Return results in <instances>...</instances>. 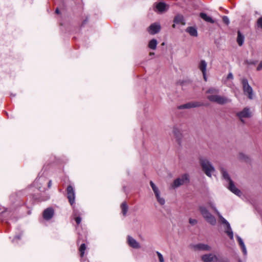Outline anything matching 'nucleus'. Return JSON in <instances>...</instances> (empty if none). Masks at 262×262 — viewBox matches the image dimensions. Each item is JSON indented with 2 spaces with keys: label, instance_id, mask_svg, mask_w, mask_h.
I'll return each instance as SVG.
<instances>
[{
  "label": "nucleus",
  "instance_id": "obj_47",
  "mask_svg": "<svg viewBox=\"0 0 262 262\" xmlns=\"http://www.w3.org/2000/svg\"><path fill=\"white\" fill-rule=\"evenodd\" d=\"M37 187L38 188H40V186H37Z\"/></svg>",
  "mask_w": 262,
  "mask_h": 262
},
{
  "label": "nucleus",
  "instance_id": "obj_5",
  "mask_svg": "<svg viewBox=\"0 0 262 262\" xmlns=\"http://www.w3.org/2000/svg\"><path fill=\"white\" fill-rule=\"evenodd\" d=\"M200 210L206 221L212 225H215L216 223L215 218L203 206L200 207Z\"/></svg>",
  "mask_w": 262,
  "mask_h": 262
},
{
  "label": "nucleus",
  "instance_id": "obj_21",
  "mask_svg": "<svg viewBox=\"0 0 262 262\" xmlns=\"http://www.w3.org/2000/svg\"><path fill=\"white\" fill-rule=\"evenodd\" d=\"M200 17L207 22H209L212 24L214 23V21L213 20V19L209 16H208L205 13H201Z\"/></svg>",
  "mask_w": 262,
  "mask_h": 262
},
{
  "label": "nucleus",
  "instance_id": "obj_10",
  "mask_svg": "<svg viewBox=\"0 0 262 262\" xmlns=\"http://www.w3.org/2000/svg\"><path fill=\"white\" fill-rule=\"evenodd\" d=\"M193 248L196 251H209L211 250V247L207 244L199 243L193 246Z\"/></svg>",
  "mask_w": 262,
  "mask_h": 262
},
{
  "label": "nucleus",
  "instance_id": "obj_25",
  "mask_svg": "<svg viewBox=\"0 0 262 262\" xmlns=\"http://www.w3.org/2000/svg\"><path fill=\"white\" fill-rule=\"evenodd\" d=\"M219 93V90L215 88H210L206 91V93L211 95H216Z\"/></svg>",
  "mask_w": 262,
  "mask_h": 262
},
{
  "label": "nucleus",
  "instance_id": "obj_6",
  "mask_svg": "<svg viewBox=\"0 0 262 262\" xmlns=\"http://www.w3.org/2000/svg\"><path fill=\"white\" fill-rule=\"evenodd\" d=\"M207 99L211 102H216L219 104H224L231 101L230 99L218 95H208Z\"/></svg>",
  "mask_w": 262,
  "mask_h": 262
},
{
  "label": "nucleus",
  "instance_id": "obj_22",
  "mask_svg": "<svg viewBox=\"0 0 262 262\" xmlns=\"http://www.w3.org/2000/svg\"><path fill=\"white\" fill-rule=\"evenodd\" d=\"M173 21L174 23L176 24H182L183 25L185 24L183 16L181 15H177L176 16Z\"/></svg>",
  "mask_w": 262,
  "mask_h": 262
},
{
  "label": "nucleus",
  "instance_id": "obj_13",
  "mask_svg": "<svg viewBox=\"0 0 262 262\" xmlns=\"http://www.w3.org/2000/svg\"><path fill=\"white\" fill-rule=\"evenodd\" d=\"M127 241L129 246L133 248L138 249L140 247L139 243L130 236H127Z\"/></svg>",
  "mask_w": 262,
  "mask_h": 262
},
{
  "label": "nucleus",
  "instance_id": "obj_7",
  "mask_svg": "<svg viewBox=\"0 0 262 262\" xmlns=\"http://www.w3.org/2000/svg\"><path fill=\"white\" fill-rule=\"evenodd\" d=\"M189 182V176L188 174H184L182 175L181 177L177 178L176 179L172 184L171 185V187L173 188H175L179 187L181 185H182L185 184H187Z\"/></svg>",
  "mask_w": 262,
  "mask_h": 262
},
{
  "label": "nucleus",
  "instance_id": "obj_11",
  "mask_svg": "<svg viewBox=\"0 0 262 262\" xmlns=\"http://www.w3.org/2000/svg\"><path fill=\"white\" fill-rule=\"evenodd\" d=\"M68 198L69 202L72 205L75 202V192L72 186H69L67 188Z\"/></svg>",
  "mask_w": 262,
  "mask_h": 262
},
{
  "label": "nucleus",
  "instance_id": "obj_33",
  "mask_svg": "<svg viewBox=\"0 0 262 262\" xmlns=\"http://www.w3.org/2000/svg\"><path fill=\"white\" fill-rule=\"evenodd\" d=\"M152 189L153 191L155 193V195H158V194L160 193V191H159L158 188L157 187V186L154 187Z\"/></svg>",
  "mask_w": 262,
  "mask_h": 262
},
{
  "label": "nucleus",
  "instance_id": "obj_45",
  "mask_svg": "<svg viewBox=\"0 0 262 262\" xmlns=\"http://www.w3.org/2000/svg\"><path fill=\"white\" fill-rule=\"evenodd\" d=\"M172 27H173V28H174L176 27V26H175V25H174V24H173V25H172Z\"/></svg>",
  "mask_w": 262,
  "mask_h": 262
},
{
  "label": "nucleus",
  "instance_id": "obj_40",
  "mask_svg": "<svg viewBox=\"0 0 262 262\" xmlns=\"http://www.w3.org/2000/svg\"><path fill=\"white\" fill-rule=\"evenodd\" d=\"M217 262H228V260L227 259H225V260H220L218 259V261H217Z\"/></svg>",
  "mask_w": 262,
  "mask_h": 262
},
{
  "label": "nucleus",
  "instance_id": "obj_9",
  "mask_svg": "<svg viewBox=\"0 0 262 262\" xmlns=\"http://www.w3.org/2000/svg\"><path fill=\"white\" fill-rule=\"evenodd\" d=\"M201 259L203 262H217V261H218L217 257L212 253L206 254L202 255Z\"/></svg>",
  "mask_w": 262,
  "mask_h": 262
},
{
  "label": "nucleus",
  "instance_id": "obj_20",
  "mask_svg": "<svg viewBox=\"0 0 262 262\" xmlns=\"http://www.w3.org/2000/svg\"><path fill=\"white\" fill-rule=\"evenodd\" d=\"M186 31L188 32L191 36L195 37L198 36L197 30L194 27H189L186 29Z\"/></svg>",
  "mask_w": 262,
  "mask_h": 262
},
{
  "label": "nucleus",
  "instance_id": "obj_39",
  "mask_svg": "<svg viewBox=\"0 0 262 262\" xmlns=\"http://www.w3.org/2000/svg\"><path fill=\"white\" fill-rule=\"evenodd\" d=\"M150 185L152 188L156 186L152 181L150 182Z\"/></svg>",
  "mask_w": 262,
  "mask_h": 262
},
{
  "label": "nucleus",
  "instance_id": "obj_42",
  "mask_svg": "<svg viewBox=\"0 0 262 262\" xmlns=\"http://www.w3.org/2000/svg\"><path fill=\"white\" fill-rule=\"evenodd\" d=\"M55 13H57V14H59V10L58 8H56V9Z\"/></svg>",
  "mask_w": 262,
  "mask_h": 262
},
{
  "label": "nucleus",
  "instance_id": "obj_3",
  "mask_svg": "<svg viewBox=\"0 0 262 262\" xmlns=\"http://www.w3.org/2000/svg\"><path fill=\"white\" fill-rule=\"evenodd\" d=\"M200 163L203 171L208 177H211L212 174L215 171L214 167L206 158H201Z\"/></svg>",
  "mask_w": 262,
  "mask_h": 262
},
{
  "label": "nucleus",
  "instance_id": "obj_41",
  "mask_svg": "<svg viewBox=\"0 0 262 262\" xmlns=\"http://www.w3.org/2000/svg\"><path fill=\"white\" fill-rule=\"evenodd\" d=\"M52 185V181L51 180H50L48 182V187L50 188Z\"/></svg>",
  "mask_w": 262,
  "mask_h": 262
},
{
  "label": "nucleus",
  "instance_id": "obj_46",
  "mask_svg": "<svg viewBox=\"0 0 262 262\" xmlns=\"http://www.w3.org/2000/svg\"><path fill=\"white\" fill-rule=\"evenodd\" d=\"M249 63H250V64H252V63H253V62H249Z\"/></svg>",
  "mask_w": 262,
  "mask_h": 262
},
{
  "label": "nucleus",
  "instance_id": "obj_15",
  "mask_svg": "<svg viewBox=\"0 0 262 262\" xmlns=\"http://www.w3.org/2000/svg\"><path fill=\"white\" fill-rule=\"evenodd\" d=\"M200 106L198 102H189L178 106L179 109L190 108L191 107H195Z\"/></svg>",
  "mask_w": 262,
  "mask_h": 262
},
{
  "label": "nucleus",
  "instance_id": "obj_8",
  "mask_svg": "<svg viewBox=\"0 0 262 262\" xmlns=\"http://www.w3.org/2000/svg\"><path fill=\"white\" fill-rule=\"evenodd\" d=\"M236 115L243 123H245V119L249 118L252 116L250 109L248 107H246L241 111L237 112Z\"/></svg>",
  "mask_w": 262,
  "mask_h": 262
},
{
  "label": "nucleus",
  "instance_id": "obj_4",
  "mask_svg": "<svg viewBox=\"0 0 262 262\" xmlns=\"http://www.w3.org/2000/svg\"><path fill=\"white\" fill-rule=\"evenodd\" d=\"M241 83L244 94L247 95L249 99H253L254 95L252 87L249 84L248 80L246 78H242Z\"/></svg>",
  "mask_w": 262,
  "mask_h": 262
},
{
  "label": "nucleus",
  "instance_id": "obj_35",
  "mask_svg": "<svg viewBox=\"0 0 262 262\" xmlns=\"http://www.w3.org/2000/svg\"><path fill=\"white\" fill-rule=\"evenodd\" d=\"M81 219L80 217L78 216L75 217V221L77 224H79L81 222Z\"/></svg>",
  "mask_w": 262,
  "mask_h": 262
},
{
  "label": "nucleus",
  "instance_id": "obj_26",
  "mask_svg": "<svg viewBox=\"0 0 262 262\" xmlns=\"http://www.w3.org/2000/svg\"><path fill=\"white\" fill-rule=\"evenodd\" d=\"M122 212L123 215L125 216L128 210V206L126 202H123L121 205Z\"/></svg>",
  "mask_w": 262,
  "mask_h": 262
},
{
  "label": "nucleus",
  "instance_id": "obj_28",
  "mask_svg": "<svg viewBox=\"0 0 262 262\" xmlns=\"http://www.w3.org/2000/svg\"><path fill=\"white\" fill-rule=\"evenodd\" d=\"M156 199L160 204L163 205L165 204V200L164 198L160 197V193L156 195Z\"/></svg>",
  "mask_w": 262,
  "mask_h": 262
},
{
  "label": "nucleus",
  "instance_id": "obj_12",
  "mask_svg": "<svg viewBox=\"0 0 262 262\" xmlns=\"http://www.w3.org/2000/svg\"><path fill=\"white\" fill-rule=\"evenodd\" d=\"M161 30V26L159 23L151 24L148 29L149 34L154 35L158 33Z\"/></svg>",
  "mask_w": 262,
  "mask_h": 262
},
{
  "label": "nucleus",
  "instance_id": "obj_44",
  "mask_svg": "<svg viewBox=\"0 0 262 262\" xmlns=\"http://www.w3.org/2000/svg\"><path fill=\"white\" fill-rule=\"evenodd\" d=\"M15 238H17V239H19V236H16V237H15Z\"/></svg>",
  "mask_w": 262,
  "mask_h": 262
},
{
  "label": "nucleus",
  "instance_id": "obj_31",
  "mask_svg": "<svg viewBox=\"0 0 262 262\" xmlns=\"http://www.w3.org/2000/svg\"><path fill=\"white\" fill-rule=\"evenodd\" d=\"M257 24L258 27L262 29V16L258 19Z\"/></svg>",
  "mask_w": 262,
  "mask_h": 262
},
{
  "label": "nucleus",
  "instance_id": "obj_30",
  "mask_svg": "<svg viewBox=\"0 0 262 262\" xmlns=\"http://www.w3.org/2000/svg\"><path fill=\"white\" fill-rule=\"evenodd\" d=\"M189 223L191 225H195V224H197L198 223V221L196 220L195 219H191V218H190L189 220Z\"/></svg>",
  "mask_w": 262,
  "mask_h": 262
},
{
  "label": "nucleus",
  "instance_id": "obj_24",
  "mask_svg": "<svg viewBox=\"0 0 262 262\" xmlns=\"http://www.w3.org/2000/svg\"><path fill=\"white\" fill-rule=\"evenodd\" d=\"M157 41L155 39H151L149 43H148V47L152 50H155L157 48Z\"/></svg>",
  "mask_w": 262,
  "mask_h": 262
},
{
  "label": "nucleus",
  "instance_id": "obj_27",
  "mask_svg": "<svg viewBox=\"0 0 262 262\" xmlns=\"http://www.w3.org/2000/svg\"><path fill=\"white\" fill-rule=\"evenodd\" d=\"M85 249H86V246H85V244H81L79 248V251L80 252V256L81 257L83 256Z\"/></svg>",
  "mask_w": 262,
  "mask_h": 262
},
{
  "label": "nucleus",
  "instance_id": "obj_37",
  "mask_svg": "<svg viewBox=\"0 0 262 262\" xmlns=\"http://www.w3.org/2000/svg\"><path fill=\"white\" fill-rule=\"evenodd\" d=\"M233 78V74L231 73H229L227 76V79H232Z\"/></svg>",
  "mask_w": 262,
  "mask_h": 262
},
{
  "label": "nucleus",
  "instance_id": "obj_19",
  "mask_svg": "<svg viewBox=\"0 0 262 262\" xmlns=\"http://www.w3.org/2000/svg\"><path fill=\"white\" fill-rule=\"evenodd\" d=\"M156 9L160 12H163L166 10V5L164 3H159L156 5Z\"/></svg>",
  "mask_w": 262,
  "mask_h": 262
},
{
  "label": "nucleus",
  "instance_id": "obj_2",
  "mask_svg": "<svg viewBox=\"0 0 262 262\" xmlns=\"http://www.w3.org/2000/svg\"><path fill=\"white\" fill-rule=\"evenodd\" d=\"M221 171L223 178L228 183V189L235 194L239 195L241 193V191L234 185L233 181L230 179V176L226 170L224 168H222Z\"/></svg>",
  "mask_w": 262,
  "mask_h": 262
},
{
  "label": "nucleus",
  "instance_id": "obj_14",
  "mask_svg": "<svg viewBox=\"0 0 262 262\" xmlns=\"http://www.w3.org/2000/svg\"><path fill=\"white\" fill-rule=\"evenodd\" d=\"M54 210L52 208H48L43 212V217L46 220H50L54 215Z\"/></svg>",
  "mask_w": 262,
  "mask_h": 262
},
{
  "label": "nucleus",
  "instance_id": "obj_36",
  "mask_svg": "<svg viewBox=\"0 0 262 262\" xmlns=\"http://www.w3.org/2000/svg\"><path fill=\"white\" fill-rule=\"evenodd\" d=\"M262 69V60L260 62L259 64L257 67V71H260Z\"/></svg>",
  "mask_w": 262,
  "mask_h": 262
},
{
  "label": "nucleus",
  "instance_id": "obj_18",
  "mask_svg": "<svg viewBox=\"0 0 262 262\" xmlns=\"http://www.w3.org/2000/svg\"><path fill=\"white\" fill-rule=\"evenodd\" d=\"M207 62L204 60H202L199 64V68L201 71L202 73L206 72Z\"/></svg>",
  "mask_w": 262,
  "mask_h": 262
},
{
  "label": "nucleus",
  "instance_id": "obj_32",
  "mask_svg": "<svg viewBox=\"0 0 262 262\" xmlns=\"http://www.w3.org/2000/svg\"><path fill=\"white\" fill-rule=\"evenodd\" d=\"M223 21L226 25H228L230 23L228 17L226 16H224L223 17Z\"/></svg>",
  "mask_w": 262,
  "mask_h": 262
},
{
  "label": "nucleus",
  "instance_id": "obj_29",
  "mask_svg": "<svg viewBox=\"0 0 262 262\" xmlns=\"http://www.w3.org/2000/svg\"><path fill=\"white\" fill-rule=\"evenodd\" d=\"M159 262H165L163 255L159 251L156 252Z\"/></svg>",
  "mask_w": 262,
  "mask_h": 262
},
{
  "label": "nucleus",
  "instance_id": "obj_38",
  "mask_svg": "<svg viewBox=\"0 0 262 262\" xmlns=\"http://www.w3.org/2000/svg\"><path fill=\"white\" fill-rule=\"evenodd\" d=\"M203 75L204 79L205 81H207V77H206V72H204V73H202Z\"/></svg>",
  "mask_w": 262,
  "mask_h": 262
},
{
  "label": "nucleus",
  "instance_id": "obj_48",
  "mask_svg": "<svg viewBox=\"0 0 262 262\" xmlns=\"http://www.w3.org/2000/svg\"><path fill=\"white\" fill-rule=\"evenodd\" d=\"M239 262H242L241 260H239Z\"/></svg>",
  "mask_w": 262,
  "mask_h": 262
},
{
  "label": "nucleus",
  "instance_id": "obj_43",
  "mask_svg": "<svg viewBox=\"0 0 262 262\" xmlns=\"http://www.w3.org/2000/svg\"><path fill=\"white\" fill-rule=\"evenodd\" d=\"M150 55H154V53H151V52H150Z\"/></svg>",
  "mask_w": 262,
  "mask_h": 262
},
{
  "label": "nucleus",
  "instance_id": "obj_23",
  "mask_svg": "<svg viewBox=\"0 0 262 262\" xmlns=\"http://www.w3.org/2000/svg\"><path fill=\"white\" fill-rule=\"evenodd\" d=\"M244 41V36L241 34L239 31L237 32V42L239 46L243 45Z\"/></svg>",
  "mask_w": 262,
  "mask_h": 262
},
{
  "label": "nucleus",
  "instance_id": "obj_34",
  "mask_svg": "<svg viewBox=\"0 0 262 262\" xmlns=\"http://www.w3.org/2000/svg\"><path fill=\"white\" fill-rule=\"evenodd\" d=\"M42 179H43V180H44V178H41V177L37 178L35 180V181H34V185L35 186H37V183L39 182V181L40 180L42 181Z\"/></svg>",
  "mask_w": 262,
  "mask_h": 262
},
{
  "label": "nucleus",
  "instance_id": "obj_16",
  "mask_svg": "<svg viewBox=\"0 0 262 262\" xmlns=\"http://www.w3.org/2000/svg\"><path fill=\"white\" fill-rule=\"evenodd\" d=\"M172 132L178 142L180 143L182 137L180 129L178 127L174 126Z\"/></svg>",
  "mask_w": 262,
  "mask_h": 262
},
{
  "label": "nucleus",
  "instance_id": "obj_17",
  "mask_svg": "<svg viewBox=\"0 0 262 262\" xmlns=\"http://www.w3.org/2000/svg\"><path fill=\"white\" fill-rule=\"evenodd\" d=\"M236 238H237V241L238 242V244L242 249L244 254L246 255L247 254V250H246V246L244 243V242L243 241L241 237H239L238 235H236Z\"/></svg>",
  "mask_w": 262,
  "mask_h": 262
},
{
  "label": "nucleus",
  "instance_id": "obj_1",
  "mask_svg": "<svg viewBox=\"0 0 262 262\" xmlns=\"http://www.w3.org/2000/svg\"><path fill=\"white\" fill-rule=\"evenodd\" d=\"M210 206L216 212L221 222L224 224V232L229 236L230 239L233 240V232L232 231L229 223L224 217H223L222 216V215L220 213V212L217 211V210L215 208V207H214V206L212 204H210Z\"/></svg>",
  "mask_w": 262,
  "mask_h": 262
}]
</instances>
